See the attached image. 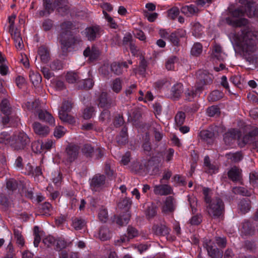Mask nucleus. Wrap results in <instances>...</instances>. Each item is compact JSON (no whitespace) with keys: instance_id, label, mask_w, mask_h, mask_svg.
I'll list each match as a JSON object with an SVG mask.
<instances>
[{"instance_id":"14","label":"nucleus","mask_w":258,"mask_h":258,"mask_svg":"<svg viewBox=\"0 0 258 258\" xmlns=\"http://www.w3.org/2000/svg\"><path fill=\"white\" fill-rule=\"evenodd\" d=\"M204 246L207 249L209 255L213 258H221L222 253L219 249L213 245L211 240L206 239L204 241Z\"/></svg>"},{"instance_id":"11","label":"nucleus","mask_w":258,"mask_h":258,"mask_svg":"<svg viewBox=\"0 0 258 258\" xmlns=\"http://www.w3.org/2000/svg\"><path fill=\"white\" fill-rule=\"evenodd\" d=\"M176 207V202L172 196L167 197L163 202L161 206V211L163 214L172 213Z\"/></svg>"},{"instance_id":"12","label":"nucleus","mask_w":258,"mask_h":258,"mask_svg":"<svg viewBox=\"0 0 258 258\" xmlns=\"http://www.w3.org/2000/svg\"><path fill=\"white\" fill-rule=\"evenodd\" d=\"M240 136V132L235 129H230L223 136L225 144L227 146L233 145Z\"/></svg>"},{"instance_id":"18","label":"nucleus","mask_w":258,"mask_h":258,"mask_svg":"<svg viewBox=\"0 0 258 258\" xmlns=\"http://www.w3.org/2000/svg\"><path fill=\"white\" fill-rule=\"evenodd\" d=\"M154 192L160 196L167 195L172 194V189L167 184L156 185L154 186Z\"/></svg>"},{"instance_id":"62","label":"nucleus","mask_w":258,"mask_h":258,"mask_svg":"<svg viewBox=\"0 0 258 258\" xmlns=\"http://www.w3.org/2000/svg\"><path fill=\"white\" fill-rule=\"evenodd\" d=\"M56 240L55 238L52 236H48L43 240V242L48 247L53 245L55 244Z\"/></svg>"},{"instance_id":"16","label":"nucleus","mask_w":258,"mask_h":258,"mask_svg":"<svg viewBox=\"0 0 258 258\" xmlns=\"http://www.w3.org/2000/svg\"><path fill=\"white\" fill-rule=\"evenodd\" d=\"M70 107V105L69 104L66 109L64 106L63 107H61L59 111L58 115L60 119L62 121L73 124L75 122V118L67 113V112L69 111Z\"/></svg>"},{"instance_id":"34","label":"nucleus","mask_w":258,"mask_h":258,"mask_svg":"<svg viewBox=\"0 0 258 258\" xmlns=\"http://www.w3.org/2000/svg\"><path fill=\"white\" fill-rule=\"evenodd\" d=\"M191 30L195 37H200L202 34L203 27L199 22L191 23Z\"/></svg>"},{"instance_id":"4","label":"nucleus","mask_w":258,"mask_h":258,"mask_svg":"<svg viewBox=\"0 0 258 258\" xmlns=\"http://www.w3.org/2000/svg\"><path fill=\"white\" fill-rule=\"evenodd\" d=\"M72 26V24L70 22H66L60 25V34L59 39L61 44V48L63 51L67 50L73 43L72 36L70 33Z\"/></svg>"},{"instance_id":"3","label":"nucleus","mask_w":258,"mask_h":258,"mask_svg":"<svg viewBox=\"0 0 258 258\" xmlns=\"http://www.w3.org/2000/svg\"><path fill=\"white\" fill-rule=\"evenodd\" d=\"M199 81L195 85V90L193 88L187 89L184 93L185 99L191 101L194 98L205 89L206 86L212 82V76L205 73H199Z\"/></svg>"},{"instance_id":"40","label":"nucleus","mask_w":258,"mask_h":258,"mask_svg":"<svg viewBox=\"0 0 258 258\" xmlns=\"http://www.w3.org/2000/svg\"><path fill=\"white\" fill-rule=\"evenodd\" d=\"M242 234L245 235H250L254 233V230L250 227V224L249 222H246L243 224L242 228L240 229Z\"/></svg>"},{"instance_id":"51","label":"nucleus","mask_w":258,"mask_h":258,"mask_svg":"<svg viewBox=\"0 0 258 258\" xmlns=\"http://www.w3.org/2000/svg\"><path fill=\"white\" fill-rule=\"evenodd\" d=\"M233 192L235 194H240L244 196H250L251 191H248L243 187H236L233 188Z\"/></svg>"},{"instance_id":"28","label":"nucleus","mask_w":258,"mask_h":258,"mask_svg":"<svg viewBox=\"0 0 258 258\" xmlns=\"http://www.w3.org/2000/svg\"><path fill=\"white\" fill-rule=\"evenodd\" d=\"M199 136L201 139L207 143H210L213 140L214 134V133L208 130H203L200 132Z\"/></svg>"},{"instance_id":"50","label":"nucleus","mask_w":258,"mask_h":258,"mask_svg":"<svg viewBox=\"0 0 258 258\" xmlns=\"http://www.w3.org/2000/svg\"><path fill=\"white\" fill-rule=\"evenodd\" d=\"M185 115L183 112H178L175 116V121L176 124L180 126L183 124L185 120Z\"/></svg>"},{"instance_id":"17","label":"nucleus","mask_w":258,"mask_h":258,"mask_svg":"<svg viewBox=\"0 0 258 258\" xmlns=\"http://www.w3.org/2000/svg\"><path fill=\"white\" fill-rule=\"evenodd\" d=\"M33 128L35 134L42 137L47 136L50 132L48 126L37 122L33 123Z\"/></svg>"},{"instance_id":"59","label":"nucleus","mask_w":258,"mask_h":258,"mask_svg":"<svg viewBox=\"0 0 258 258\" xmlns=\"http://www.w3.org/2000/svg\"><path fill=\"white\" fill-rule=\"evenodd\" d=\"M174 151L173 149L169 148L164 152L163 158L166 162L170 161L173 158Z\"/></svg>"},{"instance_id":"44","label":"nucleus","mask_w":258,"mask_h":258,"mask_svg":"<svg viewBox=\"0 0 258 258\" xmlns=\"http://www.w3.org/2000/svg\"><path fill=\"white\" fill-rule=\"evenodd\" d=\"M203 51V46L200 43H196L191 49V54L194 56H199Z\"/></svg>"},{"instance_id":"46","label":"nucleus","mask_w":258,"mask_h":258,"mask_svg":"<svg viewBox=\"0 0 258 258\" xmlns=\"http://www.w3.org/2000/svg\"><path fill=\"white\" fill-rule=\"evenodd\" d=\"M178 61V58L176 56H172L169 57L165 63L166 69L169 71L173 70L174 69V64Z\"/></svg>"},{"instance_id":"32","label":"nucleus","mask_w":258,"mask_h":258,"mask_svg":"<svg viewBox=\"0 0 258 258\" xmlns=\"http://www.w3.org/2000/svg\"><path fill=\"white\" fill-rule=\"evenodd\" d=\"M14 235L17 244L21 247L24 246L25 240L22 235V231L19 229H14Z\"/></svg>"},{"instance_id":"36","label":"nucleus","mask_w":258,"mask_h":258,"mask_svg":"<svg viewBox=\"0 0 258 258\" xmlns=\"http://www.w3.org/2000/svg\"><path fill=\"white\" fill-rule=\"evenodd\" d=\"M239 208L243 213L248 212L250 208V201L247 199L241 200L239 204Z\"/></svg>"},{"instance_id":"31","label":"nucleus","mask_w":258,"mask_h":258,"mask_svg":"<svg viewBox=\"0 0 258 258\" xmlns=\"http://www.w3.org/2000/svg\"><path fill=\"white\" fill-rule=\"evenodd\" d=\"M38 52L42 62L46 63L49 61L50 58L49 51L45 47L43 46L40 47Z\"/></svg>"},{"instance_id":"7","label":"nucleus","mask_w":258,"mask_h":258,"mask_svg":"<svg viewBox=\"0 0 258 258\" xmlns=\"http://www.w3.org/2000/svg\"><path fill=\"white\" fill-rule=\"evenodd\" d=\"M43 2L48 13L53 11L54 9H56L58 13L63 15V12L68 10L66 0H55L53 4L52 3V0H43Z\"/></svg>"},{"instance_id":"45","label":"nucleus","mask_w":258,"mask_h":258,"mask_svg":"<svg viewBox=\"0 0 258 258\" xmlns=\"http://www.w3.org/2000/svg\"><path fill=\"white\" fill-rule=\"evenodd\" d=\"M110 237V234L109 230L104 227H102L99 232V238L102 241L109 239Z\"/></svg>"},{"instance_id":"9","label":"nucleus","mask_w":258,"mask_h":258,"mask_svg":"<svg viewBox=\"0 0 258 258\" xmlns=\"http://www.w3.org/2000/svg\"><path fill=\"white\" fill-rule=\"evenodd\" d=\"M112 105H113L112 102L107 98V93L103 92L99 98L98 103V107L104 109L100 116L101 120H105L109 118L110 114L106 109L110 108Z\"/></svg>"},{"instance_id":"2","label":"nucleus","mask_w":258,"mask_h":258,"mask_svg":"<svg viewBox=\"0 0 258 258\" xmlns=\"http://www.w3.org/2000/svg\"><path fill=\"white\" fill-rule=\"evenodd\" d=\"M205 201L206 202L207 210L210 216L214 218L220 217L224 212V206L223 201L220 198L211 199V190L208 187L203 189Z\"/></svg>"},{"instance_id":"55","label":"nucleus","mask_w":258,"mask_h":258,"mask_svg":"<svg viewBox=\"0 0 258 258\" xmlns=\"http://www.w3.org/2000/svg\"><path fill=\"white\" fill-rule=\"evenodd\" d=\"M104 17L108 22V24L112 28H116L117 27V24L115 23L113 19L106 12H104Z\"/></svg>"},{"instance_id":"26","label":"nucleus","mask_w":258,"mask_h":258,"mask_svg":"<svg viewBox=\"0 0 258 258\" xmlns=\"http://www.w3.org/2000/svg\"><path fill=\"white\" fill-rule=\"evenodd\" d=\"M212 55L213 58L219 60H223L226 57V55L222 51L221 46L217 44L213 47Z\"/></svg>"},{"instance_id":"33","label":"nucleus","mask_w":258,"mask_h":258,"mask_svg":"<svg viewBox=\"0 0 258 258\" xmlns=\"http://www.w3.org/2000/svg\"><path fill=\"white\" fill-rule=\"evenodd\" d=\"M85 221L80 218H74L72 220V226L76 230H79L85 226Z\"/></svg>"},{"instance_id":"22","label":"nucleus","mask_w":258,"mask_h":258,"mask_svg":"<svg viewBox=\"0 0 258 258\" xmlns=\"http://www.w3.org/2000/svg\"><path fill=\"white\" fill-rule=\"evenodd\" d=\"M181 12L187 16H191L199 12V8L195 5H189L181 7Z\"/></svg>"},{"instance_id":"43","label":"nucleus","mask_w":258,"mask_h":258,"mask_svg":"<svg viewBox=\"0 0 258 258\" xmlns=\"http://www.w3.org/2000/svg\"><path fill=\"white\" fill-rule=\"evenodd\" d=\"M117 143L119 144H124L127 141V129L123 128L121 131L120 134L116 138Z\"/></svg>"},{"instance_id":"61","label":"nucleus","mask_w":258,"mask_h":258,"mask_svg":"<svg viewBox=\"0 0 258 258\" xmlns=\"http://www.w3.org/2000/svg\"><path fill=\"white\" fill-rule=\"evenodd\" d=\"M207 113L209 116H214L219 113V109L215 106L209 107L207 110Z\"/></svg>"},{"instance_id":"24","label":"nucleus","mask_w":258,"mask_h":258,"mask_svg":"<svg viewBox=\"0 0 258 258\" xmlns=\"http://www.w3.org/2000/svg\"><path fill=\"white\" fill-rule=\"evenodd\" d=\"M241 170L236 166L232 167L228 172V177L233 181L240 180Z\"/></svg>"},{"instance_id":"42","label":"nucleus","mask_w":258,"mask_h":258,"mask_svg":"<svg viewBox=\"0 0 258 258\" xmlns=\"http://www.w3.org/2000/svg\"><path fill=\"white\" fill-rule=\"evenodd\" d=\"M226 156L228 159L235 163L240 161L242 159V156L240 152L229 153L226 154Z\"/></svg>"},{"instance_id":"54","label":"nucleus","mask_w":258,"mask_h":258,"mask_svg":"<svg viewBox=\"0 0 258 258\" xmlns=\"http://www.w3.org/2000/svg\"><path fill=\"white\" fill-rule=\"evenodd\" d=\"M94 109L92 107H90L84 109L83 112V117L84 119H90L94 115Z\"/></svg>"},{"instance_id":"53","label":"nucleus","mask_w":258,"mask_h":258,"mask_svg":"<svg viewBox=\"0 0 258 258\" xmlns=\"http://www.w3.org/2000/svg\"><path fill=\"white\" fill-rule=\"evenodd\" d=\"M66 133V130L61 126L56 127L54 131L53 135L55 137L60 138L62 137Z\"/></svg>"},{"instance_id":"6","label":"nucleus","mask_w":258,"mask_h":258,"mask_svg":"<svg viewBox=\"0 0 258 258\" xmlns=\"http://www.w3.org/2000/svg\"><path fill=\"white\" fill-rule=\"evenodd\" d=\"M28 136L24 132H16L12 135L11 147L15 150L23 149L30 143Z\"/></svg>"},{"instance_id":"41","label":"nucleus","mask_w":258,"mask_h":258,"mask_svg":"<svg viewBox=\"0 0 258 258\" xmlns=\"http://www.w3.org/2000/svg\"><path fill=\"white\" fill-rule=\"evenodd\" d=\"M122 82L119 78L115 79L111 85L112 90L116 93H119L122 89Z\"/></svg>"},{"instance_id":"8","label":"nucleus","mask_w":258,"mask_h":258,"mask_svg":"<svg viewBox=\"0 0 258 258\" xmlns=\"http://www.w3.org/2000/svg\"><path fill=\"white\" fill-rule=\"evenodd\" d=\"M79 148L78 146L70 144L68 145L63 153L62 162L69 164L75 161L78 158Z\"/></svg>"},{"instance_id":"58","label":"nucleus","mask_w":258,"mask_h":258,"mask_svg":"<svg viewBox=\"0 0 258 258\" xmlns=\"http://www.w3.org/2000/svg\"><path fill=\"white\" fill-rule=\"evenodd\" d=\"M213 0H197L196 2L195 5L197 8H199V12L203 8H205L208 6L209 4H210Z\"/></svg>"},{"instance_id":"48","label":"nucleus","mask_w":258,"mask_h":258,"mask_svg":"<svg viewBox=\"0 0 258 258\" xmlns=\"http://www.w3.org/2000/svg\"><path fill=\"white\" fill-rule=\"evenodd\" d=\"M94 85V82L91 79H85L80 82L79 87L84 89H91Z\"/></svg>"},{"instance_id":"35","label":"nucleus","mask_w":258,"mask_h":258,"mask_svg":"<svg viewBox=\"0 0 258 258\" xmlns=\"http://www.w3.org/2000/svg\"><path fill=\"white\" fill-rule=\"evenodd\" d=\"M130 219V215L126 212L123 215L115 218L116 223L120 226L126 225Z\"/></svg>"},{"instance_id":"5","label":"nucleus","mask_w":258,"mask_h":258,"mask_svg":"<svg viewBox=\"0 0 258 258\" xmlns=\"http://www.w3.org/2000/svg\"><path fill=\"white\" fill-rule=\"evenodd\" d=\"M244 12L240 9H236L232 12L231 16L226 19V23L233 27L246 26L248 24L247 19L242 18Z\"/></svg>"},{"instance_id":"10","label":"nucleus","mask_w":258,"mask_h":258,"mask_svg":"<svg viewBox=\"0 0 258 258\" xmlns=\"http://www.w3.org/2000/svg\"><path fill=\"white\" fill-rule=\"evenodd\" d=\"M105 176L100 174H95L90 180V188L93 191H99L101 189L105 183Z\"/></svg>"},{"instance_id":"25","label":"nucleus","mask_w":258,"mask_h":258,"mask_svg":"<svg viewBox=\"0 0 258 258\" xmlns=\"http://www.w3.org/2000/svg\"><path fill=\"white\" fill-rule=\"evenodd\" d=\"M212 55L213 58L219 60H223L226 57V55L222 51L221 46L217 44L213 47Z\"/></svg>"},{"instance_id":"15","label":"nucleus","mask_w":258,"mask_h":258,"mask_svg":"<svg viewBox=\"0 0 258 258\" xmlns=\"http://www.w3.org/2000/svg\"><path fill=\"white\" fill-rule=\"evenodd\" d=\"M0 108L2 112L7 116V117L3 118V121L5 123L9 122L10 120L8 116L11 114L12 109L10 107L8 100L4 99L1 101L0 103Z\"/></svg>"},{"instance_id":"39","label":"nucleus","mask_w":258,"mask_h":258,"mask_svg":"<svg viewBox=\"0 0 258 258\" xmlns=\"http://www.w3.org/2000/svg\"><path fill=\"white\" fill-rule=\"evenodd\" d=\"M12 135L6 132H3L0 134V143L11 146Z\"/></svg>"},{"instance_id":"23","label":"nucleus","mask_w":258,"mask_h":258,"mask_svg":"<svg viewBox=\"0 0 258 258\" xmlns=\"http://www.w3.org/2000/svg\"><path fill=\"white\" fill-rule=\"evenodd\" d=\"M99 26H93L88 27L85 29L86 36L89 40H94L98 36L100 31Z\"/></svg>"},{"instance_id":"52","label":"nucleus","mask_w":258,"mask_h":258,"mask_svg":"<svg viewBox=\"0 0 258 258\" xmlns=\"http://www.w3.org/2000/svg\"><path fill=\"white\" fill-rule=\"evenodd\" d=\"M16 18V15L15 14L12 15L8 18L9 23V27H10V32L11 34L13 33L14 32H16L17 31H19L17 30L15 26V20Z\"/></svg>"},{"instance_id":"57","label":"nucleus","mask_w":258,"mask_h":258,"mask_svg":"<svg viewBox=\"0 0 258 258\" xmlns=\"http://www.w3.org/2000/svg\"><path fill=\"white\" fill-rule=\"evenodd\" d=\"M18 187V183L16 180L10 179L7 182V188L10 191H14Z\"/></svg>"},{"instance_id":"20","label":"nucleus","mask_w":258,"mask_h":258,"mask_svg":"<svg viewBox=\"0 0 258 258\" xmlns=\"http://www.w3.org/2000/svg\"><path fill=\"white\" fill-rule=\"evenodd\" d=\"M39 118L50 125H55V119L51 113L46 110H41L38 112Z\"/></svg>"},{"instance_id":"1","label":"nucleus","mask_w":258,"mask_h":258,"mask_svg":"<svg viewBox=\"0 0 258 258\" xmlns=\"http://www.w3.org/2000/svg\"><path fill=\"white\" fill-rule=\"evenodd\" d=\"M229 37L233 45L245 56L251 55L258 49V30L252 27H246L238 33H231Z\"/></svg>"},{"instance_id":"38","label":"nucleus","mask_w":258,"mask_h":258,"mask_svg":"<svg viewBox=\"0 0 258 258\" xmlns=\"http://www.w3.org/2000/svg\"><path fill=\"white\" fill-rule=\"evenodd\" d=\"M29 78L31 82L34 85H38L41 81L40 75L37 72L31 71L29 73Z\"/></svg>"},{"instance_id":"27","label":"nucleus","mask_w":258,"mask_h":258,"mask_svg":"<svg viewBox=\"0 0 258 258\" xmlns=\"http://www.w3.org/2000/svg\"><path fill=\"white\" fill-rule=\"evenodd\" d=\"M127 67L126 62L122 63L113 62L111 66V70L112 72L116 75H119L122 73L123 68Z\"/></svg>"},{"instance_id":"63","label":"nucleus","mask_w":258,"mask_h":258,"mask_svg":"<svg viewBox=\"0 0 258 258\" xmlns=\"http://www.w3.org/2000/svg\"><path fill=\"white\" fill-rule=\"evenodd\" d=\"M132 204V201L129 198H124L122 199L118 204V207L120 208H128Z\"/></svg>"},{"instance_id":"19","label":"nucleus","mask_w":258,"mask_h":258,"mask_svg":"<svg viewBox=\"0 0 258 258\" xmlns=\"http://www.w3.org/2000/svg\"><path fill=\"white\" fill-rule=\"evenodd\" d=\"M204 168L206 172L211 174L218 172V166L217 165L211 164L208 156H206L204 158Z\"/></svg>"},{"instance_id":"64","label":"nucleus","mask_w":258,"mask_h":258,"mask_svg":"<svg viewBox=\"0 0 258 258\" xmlns=\"http://www.w3.org/2000/svg\"><path fill=\"white\" fill-rule=\"evenodd\" d=\"M191 225H198L202 222V216L201 214L193 216L189 221Z\"/></svg>"},{"instance_id":"56","label":"nucleus","mask_w":258,"mask_h":258,"mask_svg":"<svg viewBox=\"0 0 258 258\" xmlns=\"http://www.w3.org/2000/svg\"><path fill=\"white\" fill-rule=\"evenodd\" d=\"M54 142L51 140H48L44 143H41V146L40 148L37 149V150L38 151H43V150H49L51 149L54 144Z\"/></svg>"},{"instance_id":"60","label":"nucleus","mask_w":258,"mask_h":258,"mask_svg":"<svg viewBox=\"0 0 258 258\" xmlns=\"http://www.w3.org/2000/svg\"><path fill=\"white\" fill-rule=\"evenodd\" d=\"M157 213V207L155 205H151L149 206L146 212V215L149 218L153 217Z\"/></svg>"},{"instance_id":"30","label":"nucleus","mask_w":258,"mask_h":258,"mask_svg":"<svg viewBox=\"0 0 258 258\" xmlns=\"http://www.w3.org/2000/svg\"><path fill=\"white\" fill-rule=\"evenodd\" d=\"M11 35L14 39L15 46L17 49L19 50L22 49L24 45L20 31H17L16 32L12 33Z\"/></svg>"},{"instance_id":"37","label":"nucleus","mask_w":258,"mask_h":258,"mask_svg":"<svg viewBox=\"0 0 258 258\" xmlns=\"http://www.w3.org/2000/svg\"><path fill=\"white\" fill-rule=\"evenodd\" d=\"M152 230L157 235H164L168 233L167 227L163 225H154L152 228Z\"/></svg>"},{"instance_id":"21","label":"nucleus","mask_w":258,"mask_h":258,"mask_svg":"<svg viewBox=\"0 0 258 258\" xmlns=\"http://www.w3.org/2000/svg\"><path fill=\"white\" fill-rule=\"evenodd\" d=\"M100 54V51L99 49L95 46H93L91 48L87 47L84 51V55L86 57H89V59L91 61H93L96 59Z\"/></svg>"},{"instance_id":"49","label":"nucleus","mask_w":258,"mask_h":258,"mask_svg":"<svg viewBox=\"0 0 258 258\" xmlns=\"http://www.w3.org/2000/svg\"><path fill=\"white\" fill-rule=\"evenodd\" d=\"M98 218L100 221L102 222H106L108 219V213L107 210L101 207L98 213Z\"/></svg>"},{"instance_id":"47","label":"nucleus","mask_w":258,"mask_h":258,"mask_svg":"<svg viewBox=\"0 0 258 258\" xmlns=\"http://www.w3.org/2000/svg\"><path fill=\"white\" fill-rule=\"evenodd\" d=\"M78 79L77 74L73 72H68L66 76V80L69 83H75Z\"/></svg>"},{"instance_id":"29","label":"nucleus","mask_w":258,"mask_h":258,"mask_svg":"<svg viewBox=\"0 0 258 258\" xmlns=\"http://www.w3.org/2000/svg\"><path fill=\"white\" fill-rule=\"evenodd\" d=\"M183 85L181 83H176L171 88V93L172 97L177 99L182 93Z\"/></svg>"},{"instance_id":"13","label":"nucleus","mask_w":258,"mask_h":258,"mask_svg":"<svg viewBox=\"0 0 258 258\" xmlns=\"http://www.w3.org/2000/svg\"><path fill=\"white\" fill-rule=\"evenodd\" d=\"M241 4L245 5V11L249 17H256L258 18V6L255 7L254 4L248 0H239Z\"/></svg>"}]
</instances>
